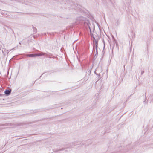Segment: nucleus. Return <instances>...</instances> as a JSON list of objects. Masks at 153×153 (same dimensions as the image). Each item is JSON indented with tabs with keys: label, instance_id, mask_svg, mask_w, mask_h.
Instances as JSON below:
<instances>
[{
	"label": "nucleus",
	"instance_id": "f257e3e1",
	"mask_svg": "<svg viewBox=\"0 0 153 153\" xmlns=\"http://www.w3.org/2000/svg\"><path fill=\"white\" fill-rule=\"evenodd\" d=\"M94 38V40L93 41V43H94V47H93V49H96V50L97 51V45H98V42H97V40L95 39V38L94 37H93Z\"/></svg>",
	"mask_w": 153,
	"mask_h": 153
},
{
	"label": "nucleus",
	"instance_id": "f03ea898",
	"mask_svg": "<svg viewBox=\"0 0 153 153\" xmlns=\"http://www.w3.org/2000/svg\"><path fill=\"white\" fill-rule=\"evenodd\" d=\"M26 56L28 57H35L37 56L36 54H27Z\"/></svg>",
	"mask_w": 153,
	"mask_h": 153
},
{
	"label": "nucleus",
	"instance_id": "7ed1b4c3",
	"mask_svg": "<svg viewBox=\"0 0 153 153\" xmlns=\"http://www.w3.org/2000/svg\"><path fill=\"white\" fill-rule=\"evenodd\" d=\"M11 92V90H6L4 91L5 94L7 95H9Z\"/></svg>",
	"mask_w": 153,
	"mask_h": 153
},
{
	"label": "nucleus",
	"instance_id": "20e7f679",
	"mask_svg": "<svg viewBox=\"0 0 153 153\" xmlns=\"http://www.w3.org/2000/svg\"><path fill=\"white\" fill-rule=\"evenodd\" d=\"M45 54V53H41L39 54H36L37 56H44Z\"/></svg>",
	"mask_w": 153,
	"mask_h": 153
},
{
	"label": "nucleus",
	"instance_id": "39448f33",
	"mask_svg": "<svg viewBox=\"0 0 153 153\" xmlns=\"http://www.w3.org/2000/svg\"><path fill=\"white\" fill-rule=\"evenodd\" d=\"M33 30H34V32L36 33L37 32V30L36 29V28H35V27H33Z\"/></svg>",
	"mask_w": 153,
	"mask_h": 153
},
{
	"label": "nucleus",
	"instance_id": "423d86ee",
	"mask_svg": "<svg viewBox=\"0 0 153 153\" xmlns=\"http://www.w3.org/2000/svg\"><path fill=\"white\" fill-rule=\"evenodd\" d=\"M144 73V71L143 70H142L141 71V74L142 75Z\"/></svg>",
	"mask_w": 153,
	"mask_h": 153
},
{
	"label": "nucleus",
	"instance_id": "0eeeda50",
	"mask_svg": "<svg viewBox=\"0 0 153 153\" xmlns=\"http://www.w3.org/2000/svg\"><path fill=\"white\" fill-rule=\"evenodd\" d=\"M89 29H90V33H91V29H90V28L89 27Z\"/></svg>",
	"mask_w": 153,
	"mask_h": 153
},
{
	"label": "nucleus",
	"instance_id": "6e6552de",
	"mask_svg": "<svg viewBox=\"0 0 153 153\" xmlns=\"http://www.w3.org/2000/svg\"><path fill=\"white\" fill-rule=\"evenodd\" d=\"M93 36V34H91V36L92 37Z\"/></svg>",
	"mask_w": 153,
	"mask_h": 153
},
{
	"label": "nucleus",
	"instance_id": "1a4fd4ad",
	"mask_svg": "<svg viewBox=\"0 0 153 153\" xmlns=\"http://www.w3.org/2000/svg\"><path fill=\"white\" fill-rule=\"evenodd\" d=\"M19 44H21L20 42H19Z\"/></svg>",
	"mask_w": 153,
	"mask_h": 153
}]
</instances>
